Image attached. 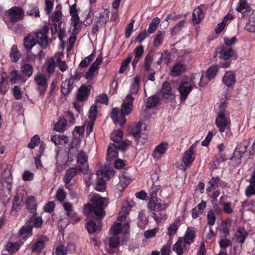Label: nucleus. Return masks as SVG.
<instances>
[{
	"mask_svg": "<svg viewBox=\"0 0 255 255\" xmlns=\"http://www.w3.org/2000/svg\"><path fill=\"white\" fill-rule=\"evenodd\" d=\"M216 56L221 60L224 61H221L220 65L222 68H227L231 64L230 58L234 55V51L231 47H228L222 45L218 46L216 49Z\"/></svg>",
	"mask_w": 255,
	"mask_h": 255,
	"instance_id": "nucleus-1",
	"label": "nucleus"
},
{
	"mask_svg": "<svg viewBox=\"0 0 255 255\" xmlns=\"http://www.w3.org/2000/svg\"><path fill=\"white\" fill-rule=\"evenodd\" d=\"M93 205L95 209V215L98 220H101L105 216L104 209L108 205L107 199L101 197H95Z\"/></svg>",
	"mask_w": 255,
	"mask_h": 255,
	"instance_id": "nucleus-2",
	"label": "nucleus"
},
{
	"mask_svg": "<svg viewBox=\"0 0 255 255\" xmlns=\"http://www.w3.org/2000/svg\"><path fill=\"white\" fill-rule=\"evenodd\" d=\"M49 30V27L46 25H44L35 33V38L37 42L43 49H45L48 44L49 39L47 34Z\"/></svg>",
	"mask_w": 255,
	"mask_h": 255,
	"instance_id": "nucleus-3",
	"label": "nucleus"
},
{
	"mask_svg": "<svg viewBox=\"0 0 255 255\" xmlns=\"http://www.w3.org/2000/svg\"><path fill=\"white\" fill-rule=\"evenodd\" d=\"M215 123L220 132H225L226 128L230 129L231 120L226 116L224 111H221L218 113Z\"/></svg>",
	"mask_w": 255,
	"mask_h": 255,
	"instance_id": "nucleus-4",
	"label": "nucleus"
},
{
	"mask_svg": "<svg viewBox=\"0 0 255 255\" xmlns=\"http://www.w3.org/2000/svg\"><path fill=\"white\" fill-rule=\"evenodd\" d=\"M88 160V156L86 152L81 150L78 153L77 156V162L80 164L78 166L79 171L83 174H86L89 169V165L87 163Z\"/></svg>",
	"mask_w": 255,
	"mask_h": 255,
	"instance_id": "nucleus-5",
	"label": "nucleus"
},
{
	"mask_svg": "<svg viewBox=\"0 0 255 255\" xmlns=\"http://www.w3.org/2000/svg\"><path fill=\"white\" fill-rule=\"evenodd\" d=\"M192 89L191 83L188 82L184 81L180 84L178 90L180 93V100L181 102L186 100Z\"/></svg>",
	"mask_w": 255,
	"mask_h": 255,
	"instance_id": "nucleus-6",
	"label": "nucleus"
},
{
	"mask_svg": "<svg viewBox=\"0 0 255 255\" xmlns=\"http://www.w3.org/2000/svg\"><path fill=\"white\" fill-rule=\"evenodd\" d=\"M8 15L9 16L10 22H16L21 19H22L24 11L20 7L13 6L9 9L8 12Z\"/></svg>",
	"mask_w": 255,
	"mask_h": 255,
	"instance_id": "nucleus-7",
	"label": "nucleus"
},
{
	"mask_svg": "<svg viewBox=\"0 0 255 255\" xmlns=\"http://www.w3.org/2000/svg\"><path fill=\"white\" fill-rule=\"evenodd\" d=\"M36 84L39 86L38 91L40 95H44L47 88L48 83L45 75L42 73L37 74L34 78Z\"/></svg>",
	"mask_w": 255,
	"mask_h": 255,
	"instance_id": "nucleus-8",
	"label": "nucleus"
},
{
	"mask_svg": "<svg viewBox=\"0 0 255 255\" xmlns=\"http://www.w3.org/2000/svg\"><path fill=\"white\" fill-rule=\"evenodd\" d=\"M168 205L163 203L161 200L149 201L148 203V208L153 212H158L162 211L165 210L167 208Z\"/></svg>",
	"mask_w": 255,
	"mask_h": 255,
	"instance_id": "nucleus-9",
	"label": "nucleus"
},
{
	"mask_svg": "<svg viewBox=\"0 0 255 255\" xmlns=\"http://www.w3.org/2000/svg\"><path fill=\"white\" fill-rule=\"evenodd\" d=\"M134 98L131 95H128L126 97L127 102H123L122 104L121 113L126 116L129 115L133 108V102Z\"/></svg>",
	"mask_w": 255,
	"mask_h": 255,
	"instance_id": "nucleus-10",
	"label": "nucleus"
},
{
	"mask_svg": "<svg viewBox=\"0 0 255 255\" xmlns=\"http://www.w3.org/2000/svg\"><path fill=\"white\" fill-rule=\"evenodd\" d=\"M49 241V238L46 236H42L31 247L32 252L40 253L45 247V243Z\"/></svg>",
	"mask_w": 255,
	"mask_h": 255,
	"instance_id": "nucleus-11",
	"label": "nucleus"
},
{
	"mask_svg": "<svg viewBox=\"0 0 255 255\" xmlns=\"http://www.w3.org/2000/svg\"><path fill=\"white\" fill-rule=\"evenodd\" d=\"M208 187L206 189L207 192H211L215 189L216 187H225L226 184L221 180L219 176H213L208 181Z\"/></svg>",
	"mask_w": 255,
	"mask_h": 255,
	"instance_id": "nucleus-12",
	"label": "nucleus"
},
{
	"mask_svg": "<svg viewBox=\"0 0 255 255\" xmlns=\"http://www.w3.org/2000/svg\"><path fill=\"white\" fill-rule=\"evenodd\" d=\"M119 110L117 108H114L112 111L111 117L116 125H119L123 126L126 122V115L121 113L120 118L119 117Z\"/></svg>",
	"mask_w": 255,
	"mask_h": 255,
	"instance_id": "nucleus-13",
	"label": "nucleus"
},
{
	"mask_svg": "<svg viewBox=\"0 0 255 255\" xmlns=\"http://www.w3.org/2000/svg\"><path fill=\"white\" fill-rule=\"evenodd\" d=\"M187 69L186 65L181 62L176 63L170 71V75L176 77L182 75Z\"/></svg>",
	"mask_w": 255,
	"mask_h": 255,
	"instance_id": "nucleus-14",
	"label": "nucleus"
},
{
	"mask_svg": "<svg viewBox=\"0 0 255 255\" xmlns=\"http://www.w3.org/2000/svg\"><path fill=\"white\" fill-rule=\"evenodd\" d=\"M74 81L72 78L66 79L61 84V93L66 96L68 95L74 88Z\"/></svg>",
	"mask_w": 255,
	"mask_h": 255,
	"instance_id": "nucleus-15",
	"label": "nucleus"
},
{
	"mask_svg": "<svg viewBox=\"0 0 255 255\" xmlns=\"http://www.w3.org/2000/svg\"><path fill=\"white\" fill-rule=\"evenodd\" d=\"M195 148V145L193 144L185 152L183 157V162L186 166H189L194 161L195 156L194 149Z\"/></svg>",
	"mask_w": 255,
	"mask_h": 255,
	"instance_id": "nucleus-16",
	"label": "nucleus"
},
{
	"mask_svg": "<svg viewBox=\"0 0 255 255\" xmlns=\"http://www.w3.org/2000/svg\"><path fill=\"white\" fill-rule=\"evenodd\" d=\"M236 82L235 73L233 71H226L222 78L223 83L228 87H231Z\"/></svg>",
	"mask_w": 255,
	"mask_h": 255,
	"instance_id": "nucleus-17",
	"label": "nucleus"
},
{
	"mask_svg": "<svg viewBox=\"0 0 255 255\" xmlns=\"http://www.w3.org/2000/svg\"><path fill=\"white\" fill-rule=\"evenodd\" d=\"M63 208L66 211V215L76 220L77 222H79L81 218L77 215V213L74 210L73 206L70 202H66L63 204Z\"/></svg>",
	"mask_w": 255,
	"mask_h": 255,
	"instance_id": "nucleus-18",
	"label": "nucleus"
},
{
	"mask_svg": "<svg viewBox=\"0 0 255 255\" xmlns=\"http://www.w3.org/2000/svg\"><path fill=\"white\" fill-rule=\"evenodd\" d=\"M236 10L241 12L243 16L245 17L251 11V7L248 4L246 0H240Z\"/></svg>",
	"mask_w": 255,
	"mask_h": 255,
	"instance_id": "nucleus-19",
	"label": "nucleus"
},
{
	"mask_svg": "<svg viewBox=\"0 0 255 255\" xmlns=\"http://www.w3.org/2000/svg\"><path fill=\"white\" fill-rule=\"evenodd\" d=\"M161 92L162 95V97L164 99H171L172 100L174 98V94L173 93L172 89L171 87L170 84L167 82L165 81L163 82L162 85V88L161 90Z\"/></svg>",
	"mask_w": 255,
	"mask_h": 255,
	"instance_id": "nucleus-20",
	"label": "nucleus"
},
{
	"mask_svg": "<svg viewBox=\"0 0 255 255\" xmlns=\"http://www.w3.org/2000/svg\"><path fill=\"white\" fill-rule=\"evenodd\" d=\"M90 92V88H88L86 85H82L79 89L76 95L77 100L78 101H84L86 100Z\"/></svg>",
	"mask_w": 255,
	"mask_h": 255,
	"instance_id": "nucleus-21",
	"label": "nucleus"
},
{
	"mask_svg": "<svg viewBox=\"0 0 255 255\" xmlns=\"http://www.w3.org/2000/svg\"><path fill=\"white\" fill-rule=\"evenodd\" d=\"M141 124L140 123H138L136 124V125L133 127L130 130L129 133L136 140L137 143H141L143 144L144 142V141H141L140 138V132H141Z\"/></svg>",
	"mask_w": 255,
	"mask_h": 255,
	"instance_id": "nucleus-22",
	"label": "nucleus"
},
{
	"mask_svg": "<svg viewBox=\"0 0 255 255\" xmlns=\"http://www.w3.org/2000/svg\"><path fill=\"white\" fill-rule=\"evenodd\" d=\"M172 250L175 252L177 255H183L184 252L186 251V244L179 238L177 241L172 246Z\"/></svg>",
	"mask_w": 255,
	"mask_h": 255,
	"instance_id": "nucleus-23",
	"label": "nucleus"
},
{
	"mask_svg": "<svg viewBox=\"0 0 255 255\" xmlns=\"http://www.w3.org/2000/svg\"><path fill=\"white\" fill-rule=\"evenodd\" d=\"M32 228L28 222L23 226L19 230L18 234L22 239L26 240L29 237L32 235Z\"/></svg>",
	"mask_w": 255,
	"mask_h": 255,
	"instance_id": "nucleus-24",
	"label": "nucleus"
},
{
	"mask_svg": "<svg viewBox=\"0 0 255 255\" xmlns=\"http://www.w3.org/2000/svg\"><path fill=\"white\" fill-rule=\"evenodd\" d=\"M78 171H79L78 167L77 168L71 167L66 171L65 176L63 178V181L65 185H67L70 182L71 180L77 174Z\"/></svg>",
	"mask_w": 255,
	"mask_h": 255,
	"instance_id": "nucleus-25",
	"label": "nucleus"
},
{
	"mask_svg": "<svg viewBox=\"0 0 255 255\" xmlns=\"http://www.w3.org/2000/svg\"><path fill=\"white\" fill-rule=\"evenodd\" d=\"M168 148V143L166 141H163L156 146L153 151V156L154 158L157 157V154L163 155L167 150Z\"/></svg>",
	"mask_w": 255,
	"mask_h": 255,
	"instance_id": "nucleus-26",
	"label": "nucleus"
},
{
	"mask_svg": "<svg viewBox=\"0 0 255 255\" xmlns=\"http://www.w3.org/2000/svg\"><path fill=\"white\" fill-rule=\"evenodd\" d=\"M71 16V24L73 26V34L74 35L77 34L80 31L81 26L80 24V18L78 13L70 14Z\"/></svg>",
	"mask_w": 255,
	"mask_h": 255,
	"instance_id": "nucleus-27",
	"label": "nucleus"
},
{
	"mask_svg": "<svg viewBox=\"0 0 255 255\" xmlns=\"http://www.w3.org/2000/svg\"><path fill=\"white\" fill-rule=\"evenodd\" d=\"M118 149L114 143H110L108 149L107 153V160L111 161L114 158H116L118 156Z\"/></svg>",
	"mask_w": 255,
	"mask_h": 255,
	"instance_id": "nucleus-28",
	"label": "nucleus"
},
{
	"mask_svg": "<svg viewBox=\"0 0 255 255\" xmlns=\"http://www.w3.org/2000/svg\"><path fill=\"white\" fill-rule=\"evenodd\" d=\"M26 206L27 210L32 214L36 213L37 204L36 200L33 196H30L26 200Z\"/></svg>",
	"mask_w": 255,
	"mask_h": 255,
	"instance_id": "nucleus-29",
	"label": "nucleus"
},
{
	"mask_svg": "<svg viewBox=\"0 0 255 255\" xmlns=\"http://www.w3.org/2000/svg\"><path fill=\"white\" fill-rule=\"evenodd\" d=\"M9 74L11 76L10 82L12 84H15L19 81L25 82L26 81L25 78L18 73V70H13L10 72Z\"/></svg>",
	"mask_w": 255,
	"mask_h": 255,
	"instance_id": "nucleus-30",
	"label": "nucleus"
},
{
	"mask_svg": "<svg viewBox=\"0 0 255 255\" xmlns=\"http://www.w3.org/2000/svg\"><path fill=\"white\" fill-rule=\"evenodd\" d=\"M37 213L32 214V216L28 221L29 224L33 228H41L43 224V221L41 217H36Z\"/></svg>",
	"mask_w": 255,
	"mask_h": 255,
	"instance_id": "nucleus-31",
	"label": "nucleus"
},
{
	"mask_svg": "<svg viewBox=\"0 0 255 255\" xmlns=\"http://www.w3.org/2000/svg\"><path fill=\"white\" fill-rule=\"evenodd\" d=\"M204 17V13L199 7H196L192 13V21L194 23L199 24L201 19Z\"/></svg>",
	"mask_w": 255,
	"mask_h": 255,
	"instance_id": "nucleus-32",
	"label": "nucleus"
},
{
	"mask_svg": "<svg viewBox=\"0 0 255 255\" xmlns=\"http://www.w3.org/2000/svg\"><path fill=\"white\" fill-rule=\"evenodd\" d=\"M196 233L194 230L187 229L184 237L181 238V240L185 244L190 245L194 242Z\"/></svg>",
	"mask_w": 255,
	"mask_h": 255,
	"instance_id": "nucleus-33",
	"label": "nucleus"
},
{
	"mask_svg": "<svg viewBox=\"0 0 255 255\" xmlns=\"http://www.w3.org/2000/svg\"><path fill=\"white\" fill-rule=\"evenodd\" d=\"M221 67L219 65L215 64L211 66L206 72V76L209 80L214 79L218 72H219L220 68Z\"/></svg>",
	"mask_w": 255,
	"mask_h": 255,
	"instance_id": "nucleus-34",
	"label": "nucleus"
},
{
	"mask_svg": "<svg viewBox=\"0 0 255 255\" xmlns=\"http://www.w3.org/2000/svg\"><path fill=\"white\" fill-rule=\"evenodd\" d=\"M51 140L55 145H64L69 142V138L66 135H54L51 137Z\"/></svg>",
	"mask_w": 255,
	"mask_h": 255,
	"instance_id": "nucleus-35",
	"label": "nucleus"
},
{
	"mask_svg": "<svg viewBox=\"0 0 255 255\" xmlns=\"http://www.w3.org/2000/svg\"><path fill=\"white\" fill-rule=\"evenodd\" d=\"M159 102L160 99L157 95L151 96L147 99L146 107L147 109H153L157 106Z\"/></svg>",
	"mask_w": 255,
	"mask_h": 255,
	"instance_id": "nucleus-36",
	"label": "nucleus"
},
{
	"mask_svg": "<svg viewBox=\"0 0 255 255\" xmlns=\"http://www.w3.org/2000/svg\"><path fill=\"white\" fill-rule=\"evenodd\" d=\"M248 232L244 228L240 227L235 234V236L241 244H243L248 236Z\"/></svg>",
	"mask_w": 255,
	"mask_h": 255,
	"instance_id": "nucleus-37",
	"label": "nucleus"
},
{
	"mask_svg": "<svg viewBox=\"0 0 255 255\" xmlns=\"http://www.w3.org/2000/svg\"><path fill=\"white\" fill-rule=\"evenodd\" d=\"M21 54L18 49L17 45H13L10 49L9 56L10 60L13 62H17L21 57Z\"/></svg>",
	"mask_w": 255,
	"mask_h": 255,
	"instance_id": "nucleus-38",
	"label": "nucleus"
},
{
	"mask_svg": "<svg viewBox=\"0 0 255 255\" xmlns=\"http://www.w3.org/2000/svg\"><path fill=\"white\" fill-rule=\"evenodd\" d=\"M245 195L248 198L255 195V178L251 177L250 184L246 189Z\"/></svg>",
	"mask_w": 255,
	"mask_h": 255,
	"instance_id": "nucleus-39",
	"label": "nucleus"
},
{
	"mask_svg": "<svg viewBox=\"0 0 255 255\" xmlns=\"http://www.w3.org/2000/svg\"><path fill=\"white\" fill-rule=\"evenodd\" d=\"M20 244L18 242H8L5 247V250L12 255L15 253L20 248Z\"/></svg>",
	"mask_w": 255,
	"mask_h": 255,
	"instance_id": "nucleus-40",
	"label": "nucleus"
},
{
	"mask_svg": "<svg viewBox=\"0 0 255 255\" xmlns=\"http://www.w3.org/2000/svg\"><path fill=\"white\" fill-rule=\"evenodd\" d=\"M179 223V220H176L173 223L170 224L167 228V234L169 236L170 239L172 238L173 235L176 234L179 226L178 225Z\"/></svg>",
	"mask_w": 255,
	"mask_h": 255,
	"instance_id": "nucleus-41",
	"label": "nucleus"
},
{
	"mask_svg": "<svg viewBox=\"0 0 255 255\" xmlns=\"http://www.w3.org/2000/svg\"><path fill=\"white\" fill-rule=\"evenodd\" d=\"M101 227L97 225L95 221L93 220L89 221L86 224V229L88 233L91 234L95 233L98 230H100Z\"/></svg>",
	"mask_w": 255,
	"mask_h": 255,
	"instance_id": "nucleus-42",
	"label": "nucleus"
},
{
	"mask_svg": "<svg viewBox=\"0 0 255 255\" xmlns=\"http://www.w3.org/2000/svg\"><path fill=\"white\" fill-rule=\"evenodd\" d=\"M254 12L250 15L249 21L245 26V29L250 32H255V15Z\"/></svg>",
	"mask_w": 255,
	"mask_h": 255,
	"instance_id": "nucleus-43",
	"label": "nucleus"
},
{
	"mask_svg": "<svg viewBox=\"0 0 255 255\" xmlns=\"http://www.w3.org/2000/svg\"><path fill=\"white\" fill-rule=\"evenodd\" d=\"M160 23V19L156 17L152 19L150 22L149 27L147 29V32L149 34L154 33L157 29L159 23Z\"/></svg>",
	"mask_w": 255,
	"mask_h": 255,
	"instance_id": "nucleus-44",
	"label": "nucleus"
},
{
	"mask_svg": "<svg viewBox=\"0 0 255 255\" xmlns=\"http://www.w3.org/2000/svg\"><path fill=\"white\" fill-rule=\"evenodd\" d=\"M160 188V186L159 185H152V186L150 188L149 192V201L156 200V199H157V193L159 190Z\"/></svg>",
	"mask_w": 255,
	"mask_h": 255,
	"instance_id": "nucleus-45",
	"label": "nucleus"
},
{
	"mask_svg": "<svg viewBox=\"0 0 255 255\" xmlns=\"http://www.w3.org/2000/svg\"><path fill=\"white\" fill-rule=\"evenodd\" d=\"M164 36V32L159 31L154 38L153 46L154 47H157L161 45L163 41Z\"/></svg>",
	"mask_w": 255,
	"mask_h": 255,
	"instance_id": "nucleus-46",
	"label": "nucleus"
},
{
	"mask_svg": "<svg viewBox=\"0 0 255 255\" xmlns=\"http://www.w3.org/2000/svg\"><path fill=\"white\" fill-rule=\"evenodd\" d=\"M24 46L27 50L31 49L36 44V39L30 36H26L24 38Z\"/></svg>",
	"mask_w": 255,
	"mask_h": 255,
	"instance_id": "nucleus-47",
	"label": "nucleus"
},
{
	"mask_svg": "<svg viewBox=\"0 0 255 255\" xmlns=\"http://www.w3.org/2000/svg\"><path fill=\"white\" fill-rule=\"evenodd\" d=\"M20 70L23 74L28 77H30L32 75L33 68L30 64H24L21 66Z\"/></svg>",
	"mask_w": 255,
	"mask_h": 255,
	"instance_id": "nucleus-48",
	"label": "nucleus"
},
{
	"mask_svg": "<svg viewBox=\"0 0 255 255\" xmlns=\"http://www.w3.org/2000/svg\"><path fill=\"white\" fill-rule=\"evenodd\" d=\"M67 123L66 119L61 118L55 124L54 128L58 131L63 132L65 129Z\"/></svg>",
	"mask_w": 255,
	"mask_h": 255,
	"instance_id": "nucleus-49",
	"label": "nucleus"
},
{
	"mask_svg": "<svg viewBox=\"0 0 255 255\" xmlns=\"http://www.w3.org/2000/svg\"><path fill=\"white\" fill-rule=\"evenodd\" d=\"M123 136V131L121 130L114 131L111 134V139L115 143L117 144L122 140Z\"/></svg>",
	"mask_w": 255,
	"mask_h": 255,
	"instance_id": "nucleus-50",
	"label": "nucleus"
},
{
	"mask_svg": "<svg viewBox=\"0 0 255 255\" xmlns=\"http://www.w3.org/2000/svg\"><path fill=\"white\" fill-rule=\"evenodd\" d=\"M62 13L61 11V6H56V10L51 15V20L54 22H58L60 20Z\"/></svg>",
	"mask_w": 255,
	"mask_h": 255,
	"instance_id": "nucleus-51",
	"label": "nucleus"
},
{
	"mask_svg": "<svg viewBox=\"0 0 255 255\" xmlns=\"http://www.w3.org/2000/svg\"><path fill=\"white\" fill-rule=\"evenodd\" d=\"M132 59V56L129 54L128 55L126 59L124 60L121 64L120 70L119 73L122 74L127 69L128 64L130 63Z\"/></svg>",
	"mask_w": 255,
	"mask_h": 255,
	"instance_id": "nucleus-52",
	"label": "nucleus"
},
{
	"mask_svg": "<svg viewBox=\"0 0 255 255\" xmlns=\"http://www.w3.org/2000/svg\"><path fill=\"white\" fill-rule=\"evenodd\" d=\"M207 219V224L209 226H212L215 224L216 218L213 210L210 209L208 211Z\"/></svg>",
	"mask_w": 255,
	"mask_h": 255,
	"instance_id": "nucleus-53",
	"label": "nucleus"
},
{
	"mask_svg": "<svg viewBox=\"0 0 255 255\" xmlns=\"http://www.w3.org/2000/svg\"><path fill=\"white\" fill-rule=\"evenodd\" d=\"M139 88V79L138 78L135 77L134 78V82L131 84L130 88V94L135 95L137 93Z\"/></svg>",
	"mask_w": 255,
	"mask_h": 255,
	"instance_id": "nucleus-54",
	"label": "nucleus"
},
{
	"mask_svg": "<svg viewBox=\"0 0 255 255\" xmlns=\"http://www.w3.org/2000/svg\"><path fill=\"white\" fill-rule=\"evenodd\" d=\"M40 137L38 135L36 134L31 138L30 141L27 145V147L29 148L33 149L40 143Z\"/></svg>",
	"mask_w": 255,
	"mask_h": 255,
	"instance_id": "nucleus-55",
	"label": "nucleus"
},
{
	"mask_svg": "<svg viewBox=\"0 0 255 255\" xmlns=\"http://www.w3.org/2000/svg\"><path fill=\"white\" fill-rule=\"evenodd\" d=\"M185 21L184 20L180 21L176 25H175L171 30V34L175 35L179 33L184 27Z\"/></svg>",
	"mask_w": 255,
	"mask_h": 255,
	"instance_id": "nucleus-56",
	"label": "nucleus"
},
{
	"mask_svg": "<svg viewBox=\"0 0 255 255\" xmlns=\"http://www.w3.org/2000/svg\"><path fill=\"white\" fill-rule=\"evenodd\" d=\"M56 199L57 201L62 202L64 201L66 197V193L63 188H59L56 192Z\"/></svg>",
	"mask_w": 255,
	"mask_h": 255,
	"instance_id": "nucleus-57",
	"label": "nucleus"
},
{
	"mask_svg": "<svg viewBox=\"0 0 255 255\" xmlns=\"http://www.w3.org/2000/svg\"><path fill=\"white\" fill-rule=\"evenodd\" d=\"M22 201V199H20L18 196H15L13 199V202L12 207V212L13 211H18L20 210V206Z\"/></svg>",
	"mask_w": 255,
	"mask_h": 255,
	"instance_id": "nucleus-58",
	"label": "nucleus"
},
{
	"mask_svg": "<svg viewBox=\"0 0 255 255\" xmlns=\"http://www.w3.org/2000/svg\"><path fill=\"white\" fill-rule=\"evenodd\" d=\"M153 61L152 56L148 54L145 57L144 66L145 71L148 72L150 70V66Z\"/></svg>",
	"mask_w": 255,
	"mask_h": 255,
	"instance_id": "nucleus-59",
	"label": "nucleus"
},
{
	"mask_svg": "<svg viewBox=\"0 0 255 255\" xmlns=\"http://www.w3.org/2000/svg\"><path fill=\"white\" fill-rule=\"evenodd\" d=\"M27 14L29 15L34 16L35 17L39 16V11L38 7L35 5L30 6L29 9L27 10Z\"/></svg>",
	"mask_w": 255,
	"mask_h": 255,
	"instance_id": "nucleus-60",
	"label": "nucleus"
},
{
	"mask_svg": "<svg viewBox=\"0 0 255 255\" xmlns=\"http://www.w3.org/2000/svg\"><path fill=\"white\" fill-rule=\"evenodd\" d=\"M109 11L107 10H105L103 12L101 13L98 20V22L106 24L109 19Z\"/></svg>",
	"mask_w": 255,
	"mask_h": 255,
	"instance_id": "nucleus-61",
	"label": "nucleus"
},
{
	"mask_svg": "<svg viewBox=\"0 0 255 255\" xmlns=\"http://www.w3.org/2000/svg\"><path fill=\"white\" fill-rule=\"evenodd\" d=\"M109 98L105 94H101L98 95L96 99V102L100 104H108Z\"/></svg>",
	"mask_w": 255,
	"mask_h": 255,
	"instance_id": "nucleus-62",
	"label": "nucleus"
},
{
	"mask_svg": "<svg viewBox=\"0 0 255 255\" xmlns=\"http://www.w3.org/2000/svg\"><path fill=\"white\" fill-rule=\"evenodd\" d=\"M130 144V141H122V140L120 141H119L118 143H117V144H115L118 149H120L123 151H125L128 149V148Z\"/></svg>",
	"mask_w": 255,
	"mask_h": 255,
	"instance_id": "nucleus-63",
	"label": "nucleus"
},
{
	"mask_svg": "<svg viewBox=\"0 0 255 255\" xmlns=\"http://www.w3.org/2000/svg\"><path fill=\"white\" fill-rule=\"evenodd\" d=\"M67 249L63 245L57 246L55 249V255H67Z\"/></svg>",
	"mask_w": 255,
	"mask_h": 255,
	"instance_id": "nucleus-64",
	"label": "nucleus"
}]
</instances>
